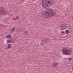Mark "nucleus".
Returning a JSON list of instances; mask_svg holds the SVG:
<instances>
[{"label":"nucleus","mask_w":73,"mask_h":73,"mask_svg":"<svg viewBox=\"0 0 73 73\" xmlns=\"http://www.w3.org/2000/svg\"><path fill=\"white\" fill-rule=\"evenodd\" d=\"M50 13L46 11H44V14L43 15V17L45 19H47V18H49V17H52L53 16V15L55 14L54 11L53 10H51Z\"/></svg>","instance_id":"1"},{"label":"nucleus","mask_w":73,"mask_h":73,"mask_svg":"<svg viewBox=\"0 0 73 73\" xmlns=\"http://www.w3.org/2000/svg\"><path fill=\"white\" fill-rule=\"evenodd\" d=\"M68 47H64L62 48V52L63 54H64L66 56L69 55L72 53V51L68 49Z\"/></svg>","instance_id":"2"},{"label":"nucleus","mask_w":73,"mask_h":73,"mask_svg":"<svg viewBox=\"0 0 73 73\" xmlns=\"http://www.w3.org/2000/svg\"><path fill=\"white\" fill-rule=\"evenodd\" d=\"M52 4V2H50L49 1H46V3H45V5H44L43 4L42 5V6L43 8H45L46 7H48V4Z\"/></svg>","instance_id":"3"},{"label":"nucleus","mask_w":73,"mask_h":73,"mask_svg":"<svg viewBox=\"0 0 73 73\" xmlns=\"http://www.w3.org/2000/svg\"><path fill=\"white\" fill-rule=\"evenodd\" d=\"M11 37H12V36L10 35H9L6 36V38H11Z\"/></svg>","instance_id":"4"},{"label":"nucleus","mask_w":73,"mask_h":73,"mask_svg":"<svg viewBox=\"0 0 73 73\" xmlns=\"http://www.w3.org/2000/svg\"><path fill=\"white\" fill-rule=\"evenodd\" d=\"M11 48V44H8V47L7 48V49H9Z\"/></svg>","instance_id":"5"},{"label":"nucleus","mask_w":73,"mask_h":73,"mask_svg":"<svg viewBox=\"0 0 73 73\" xmlns=\"http://www.w3.org/2000/svg\"><path fill=\"white\" fill-rule=\"evenodd\" d=\"M58 64H57V63L56 62H54V65H53V66L54 67H56V66H57Z\"/></svg>","instance_id":"6"},{"label":"nucleus","mask_w":73,"mask_h":73,"mask_svg":"<svg viewBox=\"0 0 73 73\" xmlns=\"http://www.w3.org/2000/svg\"><path fill=\"white\" fill-rule=\"evenodd\" d=\"M48 40H49V39L48 38H47L44 39V41H45V42H46V41H48Z\"/></svg>","instance_id":"7"},{"label":"nucleus","mask_w":73,"mask_h":73,"mask_svg":"<svg viewBox=\"0 0 73 73\" xmlns=\"http://www.w3.org/2000/svg\"><path fill=\"white\" fill-rule=\"evenodd\" d=\"M66 33L67 34H68V33H69V30H66Z\"/></svg>","instance_id":"8"},{"label":"nucleus","mask_w":73,"mask_h":73,"mask_svg":"<svg viewBox=\"0 0 73 73\" xmlns=\"http://www.w3.org/2000/svg\"><path fill=\"white\" fill-rule=\"evenodd\" d=\"M15 28H13L12 29V30H11V31L12 32H13V31H15Z\"/></svg>","instance_id":"9"},{"label":"nucleus","mask_w":73,"mask_h":73,"mask_svg":"<svg viewBox=\"0 0 73 73\" xmlns=\"http://www.w3.org/2000/svg\"><path fill=\"white\" fill-rule=\"evenodd\" d=\"M3 15H5L6 13V12L3 11Z\"/></svg>","instance_id":"10"},{"label":"nucleus","mask_w":73,"mask_h":73,"mask_svg":"<svg viewBox=\"0 0 73 73\" xmlns=\"http://www.w3.org/2000/svg\"><path fill=\"white\" fill-rule=\"evenodd\" d=\"M24 33H25V34H27V33H28V32L27 31H25L24 32Z\"/></svg>","instance_id":"11"},{"label":"nucleus","mask_w":73,"mask_h":73,"mask_svg":"<svg viewBox=\"0 0 73 73\" xmlns=\"http://www.w3.org/2000/svg\"><path fill=\"white\" fill-rule=\"evenodd\" d=\"M7 42H11L10 41V40H7Z\"/></svg>","instance_id":"12"},{"label":"nucleus","mask_w":73,"mask_h":73,"mask_svg":"<svg viewBox=\"0 0 73 73\" xmlns=\"http://www.w3.org/2000/svg\"><path fill=\"white\" fill-rule=\"evenodd\" d=\"M3 12V10L2 9H0V12Z\"/></svg>","instance_id":"13"},{"label":"nucleus","mask_w":73,"mask_h":73,"mask_svg":"<svg viewBox=\"0 0 73 73\" xmlns=\"http://www.w3.org/2000/svg\"><path fill=\"white\" fill-rule=\"evenodd\" d=\"M69 60L70 61H71V60H72V59L70 58H69Z\"/></svg>","instance_id":"14"},{"label":"nucleus","mask_w":73,"mask_h":73,"mask_svg":"<svg viewBox=\"0 0 73 73\" xmlns=\"http://www.w3.org/2000/svg\"><path fill=\"white\" fill-rule=\"evenodd\" d=\"M65 33L64 32V31H62V32H61V33Z\"/></svg>","instance_id":"15"}]
</instances>
